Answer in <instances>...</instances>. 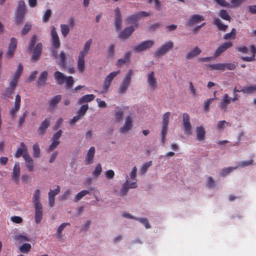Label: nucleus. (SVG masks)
I'll return each mask as SVG.
<instances>
[{"instance_id": "18", "label": "nucleus", "mask_w": 256, "mask_h": 256, "mask_svg": "<svg viewBox=\"0 0 256 256\" xmlns=\"http://www.w3.org/2000/svg\"><path fill=\"white\" fill-rule=\"evenodd\" d=\"M202 52L201 50L198 46H195L192 50L188 52L186 55V60H192L198 56Z\"/></svg>"}, {"instance_id": "62", "label": "nucleus", "mask_w": 256, "mask_h": 256, "mask_svg": "<svg viewBox=\"0 0 256 256\" xmlns=\"http://www.w3.org/2000/svg\"><path fill=\"white\" fill-rule=\"evenodd\" d=\"M60 143V142L59 140H52V142L48 148V151L49 152L52 151L55 148H56Z\"/></svg>"}, {"instance_id": "34", "label": "nucleus", "mask_w": 256, "mask_h": 256, "mask_svg": "<svg viewBox=\"0 0 256 256\" xmlns=\"http://www.w3.org/2000/svg\"><path fill=\"white\" fill-rule=\"evenodd\" d=\"M131 56L130 52H126L123 58H121L118 60L117 64L118 66H121L124 64L128 62L130 60V58Z\"/></svg>"}, {"instance_id": "38", "label": "nucleus", "mask_w": 256, "mask_h": 256, "mask_svg": "<svg viewBox=\"0 0 256 256\" xmlns=\"http://www.w3.org/2000/svg\"><path fill=\"white\" fill-rule=\"evenodd\" d=\"M67 226H70V223L64 222L58 227L56 232V236L58 238H60L62 237V232L64 228Z\"/></svg>"}, {"instance_id": "33", "label": "nucleus", "mask_w": 256, "mask_h": 256, "mask_svg": "<svg viewBox=\"0 0 256 256\" xmlns=\"http://www.w3.org/2000/svg\"><path fill=\"white\" fill-rule=\"evenodd\" d=\"M250 50L252 54V56H242V59L244 61L246 62H252L255 60V57L256 54V48L254 45L250 46Z\"/></svg>"}, {"instance_id": "42", "label": "nucleus", "mask_w": 256, "mask_h": 256, "mask_svg": "<svg viewBox=\"0 0 256 256\" xmlns=\"http://www.w3.org/2000/svg\"><path fill=\"white\" fill-rule=\"evenodd\" d=\"M206 186L208 188L212 189L216 187V183L212 177L209 176L207 178Z\"/></svg>"}, {"instance_id": "39", "label": "nucleus", "mask_w": 256, "mask_h": 256, "mask_svg": "<svg viewBox=\"0 0 256 256\" xmlns=\"http://www.w3.org/2000/svg\"><path fill=\"white\" fill-rule=\"evenodd\" d=\"M102 169L100 164L98 163L96 166L94 170L92 172V176L95 178H98L101 174Z\"/></svg>"}, {"instance_id": "6", "label": "nucleus", "mask_w": 256, "mask_h": 256, "mask_svg": "<svg viewBox=\"0 0 256 256\" xmlns=\"http://www.w3.org/2000/svg\"><path fill=\"white\" fill-rule=\"evenodd\" d=\"M174 46V42L171 41L165 42L160 48L156 52V55L157 56H160L165 55Z\"/></svg>"}, {"instance_id": "10", "label": "nucleus", "mask_w": 256, "mask_h": 256, "mask_svg": "<svg viewBox=\"0 0 256 256\" xmlns=\"http://www.w3.org/2000/svg\"><path fill=\"white\" fill-rule=\"evenodd\" d=\"M20 148H18L14 154V156L16 158H18L20 156H22V158L24 159L25 158H28V156L29 154L28 152V148L25 145V144L22 142L20 144Z\"/></svg>"}, {"instance_id": "43", "label": "nucleus", "mask_w": 256, "mask_h": 256, "mask_svg": "<svg viewBox=\"0 0 256 256\" xmlns=\"http://www.w3.org/2000/svg\"><path fill=\"white\" fill-rule=\"evenodd\" d=\"M32 246L30 244L24 243L19 248V250L22 253H28L31 249Z\"/></svg>"}, {"instance_id": "16", "label": "nucleus", "mask_w": 256, "mask_h": 256, "mask_svg": "<svg viewBox=\"0 0 256 256\" xmlns=\"http://www.w3.org/2000/svg\"><path fill=\"white\" fill-rule=\"evenodd\" d=\"M95 152V148L94 146H91L88 150L84 160L86 164H90L93 163Z\"/></svg>"}, {"instance_id": "61", "label": "nucleus", "mask_w": 256, "mask_h": 256, "mask_svg": "<svg viewBox=\"0 0 256 256\" xmlns=\"http://www.w3.org/2000/svg\"><path fill=\"white\" fill-rule=\"evenodd\" d=\"M168 127L162 126L161 130L160 136H161V141L162 143H164L166 140V136L167 134Z\"/></svg>"}, {"instance_id": "23", "label": "nucleus", "mask_w": 256, "mask_h": 256, "mask_svg": "<svg viewBox=\"0 0 256 256\" xmlns=\"http://www.w3.org/2000/svg\"><path fill=\"white\" fill-rule=\"evenodd\" d=\"M14 239L20 243L24 242H30L31 240L30 236L25 233L15 235Z\"/></svg>"}, {"instance_id": "49", "label": "nucleus", "mask_w": 256, "mask_h": 256, "mask_svg": "<svg viewBox=\"0 0 256 256\" xmlns=\"http://www.w3.org/2000/svg\"><path fill=\"white\" fill-rule=\"evenodd\" d=\"M33 156L34 158H38L40 156V149L39 146L38 144H35L33 145Z\"/></svg>"}, {"instance_id": "64", "label": "nucleus", "mask_w": 256, "mask_h": 256, "mask_svg": "<svg viewBox=\"0 0 256 256\" xmlns=\"http://www.w3.org/2000/svg\"><path fill=\"white\" fill-rule=\"evenodd\" d=\"M114 171L112 170H109L104 172L106 178L108 180L112 179L114 178Z\"/></svg>"}, {"instance_id": "13", "label": "nucleus", "mask_w": 256, "mask_h": 256, "mask_svg": "<svg viewBox=\"0 0 256 256\" xmlns=\"http://www.w3.org/2000/svg\"><path fill=\"white\" fill-rule=\"evenodd\" d=\"M42 45L41 42H38L33 50L32 55L31 57L32 60L36 62L38 60L42 54Z\"/></svg>"}, {"instance_id": "55", "label": "nucleus", "mask_w": 256, "mask_h": 256, "mask_svg": "<svg viewBox=\"0 0 256 256\" xmlns=\"http://www.w3.org/2000/svg\"><path fill=\"white\" fill-rule=\"evenodd\" d=\"M60 192V188L59 186H57L56 188L54 190H50L48 193V196L51 198H54Z\"/></svg>"}, {"instance_id": "37", "label": "nucleus", "mask_w": 256, "mask_h": 256, "mask_svg": "<svg viewBox=\"0 0 256 256\" xmlns=\"http://www.w3.org/2000/svg\"><path fill=\"white\" fill-rule=\"evenodd\" d=\"M70 26L66 24H61L60 26V31L64 37H66L70 31Z\"/></svg>"}, {"instance_id": "19", "label": "nucleus", "mask_w": 256, "mask_h": 256, "mask_svg": "<svg viewBox=\"0 0 256 256\" xmlns=\"http://www.w3.org/2000/svg\"><path fill=\"white\" fill-rule=\"evenodd\" d=\"M204 20V18L202 16L199 14H194L189 18L187 24L188 26H192L195 24L198 23Z\"/></svg>"}, {"instance_id": "60", "label": "nucleus", "mask_w": 256, "mask_h": 256, "mask_svg": "<svg viewBox=\"0 0 256 256\" xmlns=\"http://www.w3.org/2000/svg\"><path fill=\"white\" fill-rule=\"evenodd\" d=\"M28 114V112L27 111H25L23 114L19 118L18 120V126L19 127H21L22 126L25 120V118Z\"/></svg>"}, {"instance_id": "41", "label": "nucleus", "mask_w": 256, "mask_h": 256, "mask_svg": "<svg viewBox=\"0 0 256 256\" xmlns=\"http://www.w3.org/2000/svg\"><path fill=\"white\" fill-rule=\"evenodd\" d=\"M14 90L10 88H6L1 94L2 98L8 99L10 97Z\"/></svg>"}, {"instance_id": "20", "label": "nucleus", "mask_w": 256, "mask_h": 256, "mask_svg": "<svg viewBox=\"0 0 256 256\" xmlns=\"http://www.w3.org/2000/svg\"><path fill=\"white\" fill-rule=\"evenodd\" d=\"M34 220L36 224L40 223L42 216V206H34Z\"/></svg>"}, {"instance_id": "1", "label": "nucleus", "mask_w": 256, "mask_h": 256, "mask_svg": "<svg viewBox=\"0 0 256 256\" xmlns=\"http://www.w3.org/2000/svg\"><path fill=\"white\" fill-rule=\"evenodd\" d=\"M54 76L57 84L62 85L66 82V86L68 88H72L74 84L72 76H66L59 71H56L54 74Z\"/></svg>"}, {"instance_id": "63", "label": "nucleus", "mask_w": 256, "mask_h": 256, "mask_svg": "<svg viewBox=\"0 0 256 256\" xmlns=\"http://www.w3.org/2000/svg\"><path fill=\"white\" fill-rule=\"evenodd\" d=\"M32 28L31 24L29 22H26L22 30V34H26Z\"/></svg>"}, {"instance_id": "50", "label": "nucleus", "mask_w": 256, "mask_h": 256, "mask_svg": "<svg viewBox=\"0 0 256 256\" xmlns=\"http://www.w3.org/2000/svg\"><path fill=\"white\" fill-rule=\"evenodd\" d=\"M90 194V191L84 190L78 192L74 197V200L77 202L80 200L82 197Z\"/></svg>"}, {"instance_id": "17", "label": "nucleus", "mask_w": 256, "mask_h": 256, "mask_svg": "<svg viewBox=\"0 0 256 256\" xmlns=\"http://www.w3.org/2000/svg\"><path fill=\"white\" fill-rule=\"evenodd\" d=\"M20 164L18 162L15 163L14 167L12 169V178L14 181V182L16 184L18 183L19 181V177L20 176Z\"/></svg>"}, {"instance_id": "8", "label": "nucleus", "mask_w": 256, "mask_h": 256, "mask_svg": "<svg viewBox=\"0 0 256 256\" xmlns=\"http://www.w3.org/2000/svg\"><path fill=\"white\" fill-rule=\"evenodd\" d=\"M134 118L131 116H127L124 120V126L119 129V132L122 134H125L130 130L132 128Z\"/></svg>"}, {"instance_id": "24", "label": "nucleus", "mask_w": 256, "mask_h": 256, "mask_svg": "<svg viewBox=\"0 0 256 256\" xmlns=\"http://www.w3.org/2000/svg\"><path fill=\"white\" fill-rule=\"evenodd\" d=\"M92 39H89L84 44L83 48L82 50L79 52L80 54L86 56L87 54L88 53V52L90 50V46L92 44Z\"/></svg>"}, {"instance_id": "14", "label": "nucleus", "mask_w": 256, "mask_h": 256, "mask_svg": "<svg viewBox=\"0 0 256 256\" xmlns=\"http://www.w3.org/2000/svg\"><path fill=\"white\" fill-rule=\"evenodd\" d=\"M52 43V47L58 48L60 46V42L56 28L52 26L51 28Z\"/></svg>"}, {"instance_id": "2", "label": "nucleus", "mask_w": 256, "mask_h": 256, "mask_svg": "<svg viewBox=\"0 0 256 256\" xmlns=\"http://www.w3.org/2000/svg\"><path fill=\"white\" fill-rule=\"evenodd\" d=\"M133 74V71L132 70L126 74L124 77L121 82L118 90V93L120 94H124L126 92V90L130 87L131 83L132 76Z\"/></svg>"}, {"instance_id": "59", "label": "nucleus", "mask_w": 256, "mask_h": 256, "mask_svg": "<svg viewBox=\"0 0 256 256\" xmlns=\"http://www.w3.org/2000/svg\"><path fill=\"white\" fill-rule=\"evenodd\" d=\"M224 52V44L220 46L215 51L214 53V58H217L220 56Z\"/></svg>"}, {"instance_id": "45", "label": "nucleus", "mask_w": 256, "mask_h": 256, "mask_svg": "<svg viewBox=\"0 0 256 256\" xmlns=\"http://www.w3.org/2000/svg\"><path fill=\"white\" fill-rule=\"evenodd\" d=\"M170 116V112H166L163 114L162 118V126L168 127Z\"/></svg>"}, {"instance_id": "52", "label": "nucleus", "mask_w": 256, "mask_h": 256, "mask_svg": "<svg viewBox=\"0 0 256 256\" xmlns=\"http://www.w3.org/2000/svg\"><path fill=\"white\" fill-rule=\"evenodd\" d=\"M140 18H139L138 14H133L130 16H129L127 20L130 24H135Z\"/></svg>"}, {"instance_id": "48", "label": "nucleus", "mask_w": 256, "mask_h": 256, "mask_svg": "<svg viewBox=\"0 0 256 256\" xmlns=\"http://www.w3.org/2000/svg\"><path fill=\"white\" fill-rule=\"evenodd\" d=\"M137 172V168L136 166H134L130 172V175L128 176L130 178V180H131L132 182H136V176Z\"/></svg>"}, {"instance_id": "51", "label": "nucleus", "mask_w": 256, "mask_h": 256, "mask_svg": "<svg viewBox=\"0 0 256 256\" xmlns=\"http://www.w3.org/2000/svg\"><path fill=\"white\" fill-rule=\"evenodd\" d=\"M236 30L233 28L230 33L225 34V40H234L236 38Z\"/></svg>"}, {"instance_id": "31", "label": "nucleus", "mask_w": 256, "mask_h": 256, "mask_svg": "<svg viewBox=\"0 0 256 256\" xmlns=\"http://www.w3.org/2000/svg\"><path fill=\"white\" fill-rule=\"evenodd\" d=\"M48 72L46 71H44L42 72L38 78V84L40 86H44L47 80Z\"/></svg>"}, {"instance_id": "21", "label": "nucleus", "mask_w": 256, "mask_h": 256, "mask_svg": "<svg viewBox=\"0 0 256 256\" xmlns=\"http://www.w3.org/2000/svg\"><path fill=\"white\" fill-rule=\"evenodd\" d=\"M40 190L38 189L35 190L32 197V200L34 204V206H42V204L40 201Z\"/></svg>"}, {"instance_id": "22", "label": "nucleus", "mask_w": 256, "mask_h": 256, "mask_svg": "<svg viewBox=\"0 0 256 256\" xmlns=\"http://www.w3.org/2000/svg\"><path fill=\"white\" fill-rule=\"evenodd\" d=\"M86 56L78 54L77 62V68L80 72H82L84 70L85 60L84 57Z\"/></svg>"}, {"instance_id": "46", "label": "nucleus", "mask_w": 256, "mask_h": 256, "mask_svg": "<svg viewBox=\"0 0 256 256\" xmlns=\"http://www.w3.org/2000/svg\"><path fill=\"white\" fill-rule=\"evenodd\" d=\"M62 96L60 95H56L50 101V108L54 107L60 100Z\"/></svg>"}, {"instance_id": "44", "label": "nucleus", "mask_w": 256, "mask_h": 256, "mask_svg": "<svg viewBox=\"0 0 256 256\" xmlns=\"http://www.w3.org/2000/svg\"><path fill=\"white\" fill-rule=\"evenodd\" d=\"M23 70L22 64H19L16 71L14 74L12 78L18 80L20 77Z\"/></svg>"}, {"instance_id": "35", "label": "nucleus", "mask_w": 256, "mask_h": 256, "mask_svg": "<svg viewBox=\"0 0 256 256\" xmlns=\"http://www.w3.org/2000/svg\"><path fill=\"white\" fill-rule=\"evenodd\" d=\"M28 158H24L26 163V167L30 172H32L34 168V161L32 158L30 156V154L28 156Z\"/></svg>"}, {"instance_id": "9", "label": "nucleus", "mask_w": 256, "mask_h": 256, "mask_svg": "<svg viewBox=\"0 0 256 256\" xmlns=\"http://www.w3.org/2000/svg\"><path fill=\"white\" fill-rule=\"evenodd\" d=\"M146 82L152 90H154L158 86V82L155 76L154 72H150L147 74Z\"/></svg>"}, {"instance_id": "57", "label": "nucleus", "mask_w": 256, "mask_h": 256, "mask_svg": "<svg viewBox=\"0 0 256 256\" xmlns=\"http://www.w3.org/2000/svg\"><path fill=\"white\" fill-rule=\"evenodd\" d=\"M214 24L217 26L219 30H224V25L218 18H214Z\"/></svg>"}, {"instance_id": "12", "label": "nucleus", "mask_w": 256, "mask_h": 256, "mask_svg": "<svg viewBox=\"0 0 256 256\" xmlns=\"http://www.w3.org/2000/svg\"><path fill=\"white\" fill-rule=\"evenodd\" d=\"M17 45V41L16 40L12 38L10 39V42L8 44L7 52H6V57L8 58H11L14 56V52H15V50L16 48Z\"/></svg>"}, {"instance_id": "4", "label": "nucleus", "mask_w": 256, "mask_h": 256, "mask_svg": "<svg viewBox=\"0 0 256 256\" xmlns=\"http://www.w3.org/2000/svg\"><path fill=\"white\" fill-rule=\"evenodd\" d=\"M120 72V70L117 71H114L110 73L105 78L103 86L102 88V93H104L108 92L109 88L110 87L112 80Z\"/></svg>"}, {"instance_id": "5", "label": "nucleus", "mask_w": 256, "mask_h": 256, "mask_svg": "<svg viewBox=\"0 0 256 256\" xmlns=\"http://www.w3.org/2000/svg\"><path fill=\"white\" fill-rule=\"evenodd\" d=\"M26 11V4L24 0L18 2L16 11V12L15 21L16 23H20L24 18Z\"/></svg>"}, {"instance_id": "3", "label": "nucleus", "mask_w": 256, "mask_h": 256, "mask_svg": "<svg viewBox=\"0 0 256 256\" xmlns=\"http://www.w3.org/2000/svg\"><path fill=\"white\" fill-rule=\"evenodd\" d=\"M138 187L136 181L130 182L128 175L126 176V182L122 184L120 192V196H126L130 188H135Z\"/></svg>"}, {"instance_id": "47", "label": "nucleus", "mask_w": 256, "mask_h": 256, "mask_svg": "<svg viewBox=\"0 0 256 256\" xmlns=\"http://www.w3.org/2000/svg\"><path fill=\"white\" fill-rule=\"evenodd\" d=\"M152 164V162L149 161L144 163L141 166L140 171L142 174H145L150 166Z\"/></svg>"}, {"instance_id": "40", "label": "nucleus", "mask_w": 256, "mask_h": 256, "mask_svg": "<svg viewBox=\"0 0 256 256\" xmlns=\"http://www.w3.org/2000/svg\"><path fill=\"white\" fill-rule=\"evenodd\" d=\"M207 68L210 70H224V64H208L206 66Z\"/></svg>"}, {"instance_id": "54", "label": "nucleus", "mask_w": 256, "mask_h": 256, "mask_svg": "<svg viewBox=\"0 0 256 256\" xmlns=\"http://www.w3.org/2000/svg\"><path fill=\"white\" fill-rule=\"evenodd\" d=\"M36 36H34L31 38L29 42V43L28 44V50L30 52L32 51V50H33L34 46V44H36Z\"/></svg>"}, {"instance_id": "11", "label": "nucleus", "mask_w": 256, "mask_h": 256, "mask_svg": "<svg viewBox=\"0 0 256 256\" xmlns=\"http://www.w3.org/2000/svg\"><path fill=\"white\" fill-rule=\"evenodd\" d=\"M182 124L185 133L191 134L192 132V126L190 123V118L189 115L186 113H184L182 115Z\"/></svg>"}, {"instance_id": "30", "label": "nucleus", "mask_w": 256, "mask_h": 256, "mask_svg": "<svg viewBox=\"0 0 256 256\" xmlns=\"http://www.w3.org/2000/svg\"><path fill=\"white\" fill-rule=\"evenodd\" d=\"M50 121V119L48 118L42 122L38 128V130L41 134H43L45 132L46 130L49 126Z\"/></svg>"}, {"instance_id": "25", "label": "nucleus", "mask_w": 256, "mask_h": 256, "mask_svg": "<svg viewBox=\"0 0 256 256\" xmlns=\"http://www.w3.org/2000/svg\"><path fill=\"white\" fill-rule=\"evenodd\" d=\"M206 132L202 126H198L196 128V139L198 141H202L204 140Z\"/></svg>"}, {"instance_id": "7", "label": "nucleus", "mask_w": 256, "mask_h": 256, "mask_svg": "<svg viewBox=\"0 0 256 256\" xmlns=\"http://www.w3.org/2000/svg\"><path fill=\"white\" fill-rule=\"evenodd\" d=\"M154 44V42L153 40H145L135 46L134 48V50L136 52H140L150 48Z\"/></svg>"}, {"instance_id": "29", "label": "nucleus", "mask_w": 256, "mask_h": 256, "mask_svg": "<svg viewBox=\"0 0 256 256\" xmlns=\"http://www.w3.org/2000/svg\"><path fill=\"white\" fill-rule=\"evenodd\" d=\"M216 91H214V97L209 99H207L204 102L203 106L204 110L206 112H208L210 110V106L212 104L214 100L218 99L216 96Z\"/></svg>"}, {"instance_id": "15", "label": "nucleus", "mask_w": 256, "mask_h": 256, "mask_svg": "<svg viewBox=\"0 0 256 256\" xmlns=\"http://www.w3.org/2000/svg\"><path fill=\"white\" fill-rule=\"evenodd\" d=\"M122 24V14L120 9L116 8L114 10V25L116 28L118 30L120 28Z\"/></svg>"}, {"instance_id": "53", "label": "nucleus", "mask_w": 256, "mask_h": 256, "mask_svg": "<svg viewBox=\"0 0 256 256\" xmlns=\"http://www.w3.org/2000/svg\"><path fill=\"white\" fill-rule=\"evenodd\" d=\"M88 104L82 106L78 112V114L81 116H84L86 114L87 110H88Z\"/></svg>"}, {"instance_id": "26", "label": "nucleus", "mask_w": 256, "mask_h": 256, "mask_svg": "<svg viewBox=\"0 0 256 256\" xmlns=\"http://www.w3.org/2000/svg\"><path fill=\"white\" fill-rule=\"evenodd\" d=\"M246 0H230V4L225 1V7H230L232 8H238Z\"/></svg>"}, {"instance_id": "32", "label": "nucleus", "mask_w": 256, "mask_h": 256, "mask_svg": "<svg viewBox=\"0 0 256 256\" xmlns=\"http://www.w3.org/2000/svg\"><path fill=\"white\" fill-rule=\"evenodd\" d=\"M134 30L133 26L126 28L120 34V36L121 38H126L128 37Z\"/></svg>"}, {"instance_id": "58", "label": "nucleus", "mask_w": 256, "mask_h": 256, "mask_svg": "<svg viewBox=\"0 0 256 256\" xmlns=\"http://www.w3.org/2000/svg\"><path fill=\"white\" fill-rule=\"evenodd\" d=\"M123 112L121 110H118L114 114V118L116 120L119 122L122 119Z\"/></svg>"}, {"instance_id": "56", "label": "nucleus", "mask_w": 256, "mask_h": 256, "mask_svg": "<svg viewBox=\"0 0 256 256\" xmlns=\"http://www.w3.org/2000/svg\"><path fill=\"white\" fill-rule=\"evenodd\" d=\"M134 220H138L139 222L143 224L146 228H149L150 226L148 223V220L146 218H134Z\"/></svg>"}, {"instance_id": "36", "label": "nucleus", "mask_w": 256, "mask_h": 256, "mask_svg": "<svg viewBox=\"0 0 256 256\" xmlns=\"http://www.w3.org/2000/svg\"><path fill=\"white\" fill-rule=\"evenodd\" d=\"M240 91L244 94H252L254 92H256V85L244 86Z\"/></svg>"}, {"instance_id": "28", "label": "nucleus", "mask_w": 256, "mask_h": 256, "mask_svg": "<svg viewBox=\"0 0 256 256\" xmlns=\"http://www.w3.org/2000/svg\"><path fill=\"white\" fill-rule=\"evenodd\" d=\"M95 96L92 94H86L80 98L78 101V104H80L82 103L90 102L93 100Z\"/></svg>"}, {"instance_id": "27", "label": "nucleus", "mask_w": 256, "mask_h": 256, "mask_svg": "<svg viewBox=\"0 0 256 256\" xmlns=\"http://www.w3.org/2000/svg\"><path fill=\"white\" fill-rule=\"evenodd\" d=\"M54 58H59L60 62H58V65L64 68L66 64V58L65 54L64 52L62 51L60 52V55L58 57L56 54H54Z\"/></svg>"}]
</instances>
